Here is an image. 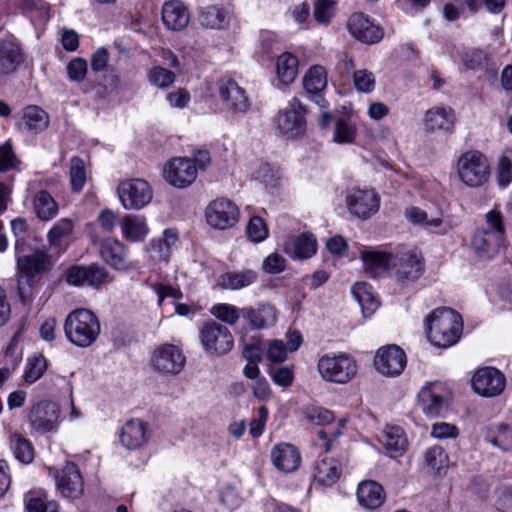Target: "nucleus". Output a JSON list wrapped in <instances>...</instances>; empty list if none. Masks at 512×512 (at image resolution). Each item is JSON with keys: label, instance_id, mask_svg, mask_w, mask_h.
Listing matches in <instances>:
<instances>
[{"label": "nucleus", "instance_id": "10", "mask_svg": "<svg viewBox=\"0 0 512 512\" xmlns=\"http://www.w3.org/2000/svg\"><path fill=\"white\" fill-rule=\"evenodd\" d=\"M422 272V257L416 250H407L393 255L391 273L398 283L415 281Z\"/></svg>", "mask_w": 512, "mask_h": 512}, {"label": "nucleus", "instance_id": "28", "mask_svg": "<svg viewBox=\"0 0 512 512\" xmlns=\"http://www.w3.org/2000/svg\"><path fill=\"white\" fill-rule=\"evenodd\" d=\"M361 259L364 264L365 271L371 277H380L384 273L390 271L393 261V254L369 250L361 253Z\"/></svg>", "mask_w": 512, "mask_h": 512}, {"label": "nucleus", "instance_id": "30", "mask_svg": "<svg viewBox=\"0 0 512 512\" xmlns=\"http://www.w3.org/2000/svg\"><path fill=\"white\" fill-rule=\"evenodd\" d=\"M357 499L362 507L374 510L383 504L385 499L384 490L375 481H363L358 485Z\"/></svg>", "mask_w": 512, "mask_h": 512}, {"label": "nucleus", "instance_id": "11", "mask_svg": "<svg viewBox=\"0 0 512 512\" xmlns=\"http://www.w3.org/2000/svg\"><path fill=\"white\" fill-rule=\"evenodd\" d=\"M186 358L181 350L172 344L159 346L151 358L152 368L163 375H176L182 371Z\"/></svg>", "mask_w": 512, "mask_h": 512}, {"label": "nucleus", "instance_id": "52", "mask_svg": "<svg viewBox=\"0 0 512 512\" xmlns=\"http://www.w3.org/2000/svg\"><path fill=\"white\" fill-rule=\"evenodd\" d=\"M353 82L355 88L363 93H369L375 87V77L372 72L366 69L356 71L353 75Z\"/></svg>", "mask_w": 512, "mask_h": 512}, {"label": "nucleus", "instance_id": "32", "mask_svg": "<svg viewBox=\"0 0 512 512\" xmlns=\"http://www.w3.org/2000/svg\"><path fill=\"white\" fill-rule=\"evenodd\" d=\"M381 442L386 451L393 458L401 456L408 445L404 431L399 426H387L384 430Z\"/></svg>", "mask_w": 512, "mask_h": 512}, {"label": "nucleus", "instance_id": "29", "mask_svg": "<svg viewBox=\"0 0 512 512\" xmlns=\"http://www.w3.org/2000/svg\"><path fill=\"white\" fill-rule=\"evenodd\" d=\"M317 250V241L313 234L303 233L284 244L286 254L295 259H308Z\"/></svg>", "mask_w": 512, "mask_h": 512}, {"label": "nucleus", "instance_id": "14", "mask_svg": "<svg viewBox=\"0 0 512 512\" xmlns=\"http://www.w3.org/2000/svg\"><path fill=\"white\" fill-rule=\"evenodd\" d=\"M473 390L483 397H495L505 389V376L493 367L478 369L472 377Z\"/></svg>", "mask_w": 512, "mask_h": 512}, {"label": "nucleus", "instance_id": "60", "mask_svg": "<svg viewBox=\"0 0 512 512\" xmlns=\"http://www.w3.org/2000/svg\"><path fill=\"white\" fill-rule=\"evenodd\" d=\"M512 181V161L506 157L502 156L499 160L498 167V182L502 187H506Z\"/></svg>", "mask_w": 512, "mask_h": 512}, {"label": "nucleus", "instance_id": "36", "mask_svg": "<svg viewBox=\"0 0 512 512\" xmlns=\"http://www.w3.org/2000/svg\"><path fill=\"white\" fill-rule=\"evenodd\" d=\"M255 280L256 273L252 270L227 272L219 276L217 284L222 289L237 290L252 284Z\"/></svg>", "mask_w": 512, "mask_h": 512}, {"label": "nucleus", "instance_id": "48", "mask_svg": "<svg viewBox=\"0 0 512 512\" xmlns=\"http://www.w3.org/2000/svg\"><path fill=\"white\" fill-rule=\"evenodd\" d=\"M211 312L217 319L229 325L236 324L240 316H242L241 310L231 304L226 303L213 306Z\"/></svg>", "mask_w": 512, "mask_h": 512}, {"label": "nucleus", "instance_id": "58", "mask_svg": "<svg viewBox=\"0 0 512 512\" xmlns=\"http://www.w3.org/2000/svg\"><path fill=\"white\" fill-rule=\"evenodd\" d=\"M458 434V428L446 422L435 423L431 430V435L437 439L456 438Z\"/></svg>", "mask_w": 512, "mask_h": 512}, {"label": "nucleus", "instance_id": "5", "mask_svg": "<svg viewBox=\"0 0 512 512\" xmlns=\"http://www.w3.org/2000/svg\"><path fill=\"white\" fill-rule=\"evenodd\" d=\"M457 172L460 180L469 187H480L490 176V165L487 158L478 151H468L457 161Z\"/></svg>", "mask_w": 512, "mask_h": 512}, {"label": "nucleus", "instance_id": "63", "mask_svg": "<svg viewBox=\"0 0 512 512\" xmlns=\"http://www.w3.org/2000/svg\"><path fill=\"white\" fill-rule=\"evenodd\" d=\"M21 8L27 12H37L40 18H48L49 4L44 0H23Z\"/></svg>", "mask_w": 512, "mask_h": 512}, {"label": "nucleus", "instance_id": "59", "mask_svg": "<svg viewBox=\"0 0 512 512\" xmlns=\"http://www.w3.org/2000/svg\"><path fill=\"white\" fill-rule=\"evenodd\" d=\"M287 351L288 350L283 341L274 340L269 344L267 357L271 362L281 363L286 360Z\"/></svg>", "mask_w": 512, "mask_h": 512}, {"label": "nucleus", "instance_id": "46", "mask_svg": "<svg viewBox=\"0 0 512 512\" xmlns=\"http://www.w3.org/2000/svg\"><path fill=\"white\" fill-rule=\"evenodd\" d=\"M147 77L151 85L162 89L171 86L176 79V75L173 71L159 65L151 67L147 73Z\"/></svg>", "mask_w": 512, "mask_h": 512}, {"label": "nucleus", "instance_id": "42", "mask_svg": "<svg viewBox=\"0 0 512 512\" xmlns=\"http://www.w3.org/2000/svg\"><path fill=\"white\" fill-rule=\"evenodd\" d=\"M326 85V71L322 66L311 67L304 76L303 86L307 93L318 94Z\"/></svg>", "mask_w": 512, "mask_h": 512}, {"label": "nucleus", "instance_id": "45", "mask_svg": "<svg viewBox=\"0 0 512 512\" xmlns=\"http://www.w3.org/2000/svg\"><path fill=\"white\" fill-rule=\"evenodd\" d=\"M10 445L15 457L22 463H30L34 458V450L29 440L19 434H13Z\"/></svg>", "mask_w": 512, "mask_h": 512}, {"label": "nucleus", "instance_id": "34", "mask_svg": "<svg viewBox=\"0 0 512 512\" xmlns=\"http://www.w3.org/2000/svg\"><path fill=\"white\" fill-rule=\"evenodd\" d=\"M33 209L42 221H49L57 216L59 207L55 199L46 190H40L33 197Z\"/></svg>", "mask_w": 512, "mask_h": 512}, {"label": "nucleus", "instance_id": "7", "mask_svg": "<svg viewBox=\"0 0 512 512\" xmlns=\"http://www.w3.org/2000/svg\"><path fill=\"white\" fill-rule=\"evenodd\" d=\"M240 212L237 205L227 198L212 200L205 209V218L209 226L218 230L234 227L239 221Z\"/></svg>", "mask_w": 512, "mask_h": 512}, {"label": "nucleus", "instance_id": "54", "mask_svg": "<svg viewBox=\"0 0 512 512\" xmlns=\"http://www.w3.org/2000/svg\"><path fill=\"white\" fill-rule=\"evenodd\" d=\"M335 2L332 0H316L314 2V18L319 23H328L334 13Z\"/></svg>", "mask_w": 512, "mask_h": 512}, {"label": "nucleus", "instance_id": "47", "mask_svg": "<svg viewBox=\"0 0 512 512\" xmlns=\"http://www.w3.org/2000/svg\"><path fill=\"white\" fill-rule=\"evenodd\" d=\"M47 368V362L44 356L38 355L28 359L24 379L27 383H34L42 377Z\"/></svg>", "mask_w": 512, "mask_h": 512}, {"label": "nucleus", "instance_id": "44", "mask_svg": "<svg viewBox=\"0 0 512 512\" xmlns=\"http://www.w3.org/2000/svg\"><path fill=\"white\" fill-rule=\"evenodd\" d=\"M69 178L72 190L74 192H80L86 183L87 176L85 163L78 156H74L70 159Z\"/></svg>", "mask_w": 512, "mask_h": 512}, {"label": "nucleus", "instance_id": "50", "mask_svg": "<svg viewBox=\"0 0 512 512\" xmlns=\"http://www.w3.org/2000/svg\"><path fill=\"white\" fill-rule=\"evenodd\" d=\"M405 216L412 223L423 226L438 227L442 223L440 218H433L428 220L426 212L418 207L407 208L405 211Z\"/></svg>", "mask_w": 512, "mask_h": 512}, {"label": "nucleus", "instance_id": "20", "mask_svg": "<svg viewBox=\"0 0 512 512\" xmlns=\"http://www.w3.org/2000/svg\"><path fill=\"white\" fill-rule=\"evenodd\" d=\"M348 29L354 38L366 44L377 43L383 37L382 29L363 13H355L350 17Z\"/></svg>", "mask_w": 512, "mask_h": 512}, {"label": "nucleus", "instance_id": "12", "mask_svg": "<svg viewBox=\"0 0 512 512\" xmlns=\"http://www.w3.org/2000/svg\"><path fill=\"white\" fill-rule=\"evenodd\" d=\"M305 113V107L297 98H294L290 102L289 108L280 111L276 117L275 122L277 129L287 138H294L301 135L304 133L306 127Z\"/></svg>", "mask_w": 512, "mask_h": 512}, {"label": "nucleus", "instance_id": "6", "mask_svg": "<svg viewBox=\"0 0 512 512\" xmlns=\"http://www.w3.org/2000/svg\"><path fill=\"white\" fill-rule=\"evenodd\" d=\"M119 200L127 210H139L150 203L153 191L149 183L140 178L122 181L117 189Z\"/></svg>", "mask_w": 512, "mask_h": 512}, {"label": "nucleus", "instance_id": "40", "mask_svg": "<svg viewBox=\"0 0 512 512\" xmlns=\"http://www.w3.org/2000/svg\"><path fill=\"white\" fill-rule=\"evenodd\" d=\"M24 127L32 132H40L48 127V114L38 106H28L23 112Z\"/></svg>", "mask_w": 512, "mask_h": 512}, {"label": "nucleus", "instance_id": "55", "mask_svg": "<svg viewBox=\"0 0 512 512\" xmlns=\"http://www.w3.org/2000/svg\"><path fill=\"white\" fill-rule=\"evenodd\" d=\"M308 421L317 425H326L333 421V413L323 407H308L305 410Z\"/></svg>", "mask_w": 512, "mask_h": 512}, {"label": "nucleus", "instance_id": "53", "mask_svg": "<svg viewBox=\"0 0 512 512\" xmlns=\"http://www.w3.org/2000/svg\"><path fill=\"white\" fill-rule=\"evenodd\" d=\"M356 130L348 121L340 119L334 130V140L338 143H350L354 140Z\"/></svg>", "mask_w": 512, "mask_h": 512}, {"label": "nucleus", "instance_id": "26", "mask_svg": "<svg viewBox=\"0 0 512 512\" xmlns=\"http://www.w3.org/2000/svg\"><path fill=\"white\" fill-rule=\"evenodd\" d=\"M241 315L247 319L252 329H265L275 324L276 309L270 304H260L257 307L241 309Z\"/></svg>", "mask_w": 512, "mask_h": 512}, {"label": "nucleus", "instance_id": "51", "mask_svg": "<svg viewBox=\"0 0 512 512\" xmlns=\"http://www.w3.org/2000/svg\"><path fill=\"white\" fill-rule=\"evenodd\" d=\"M108 281L107 270L98 264H91L87 266L86 285L99 288Z\"/></svg>", "mask_w": 512, "mask_h": 512}, {"label": "nucleus", "instance_id": "57", "mask_svg": "<svg viewBox=\"0 0 512 512\" xmlns=\"http://www.w3.org/2000/svg\"><path fill=\"white\" fill-rule=\"evenodd\" d=\"M87 266L74 265L66 271V282L74 286L86 285Z\"/></svg>", "mask_w": 512, "mask_h": 512}, {"label": "nucleus", "instance_id": "62", "mask_svg": "<svg viewBox=\"0 0 512 512\" xmlns=\"http://www.w3.org/2000/svg\"><path fill=\"white\" fill-rule=\"evenodd\" d=\"M269 375L272 380L280 386L288 387L292 384L293 373L287 367L271 368Z\"/></svg>", "mask_w": 512, "mask_h": 512}, {"label": "nucleus", "instance_id": "4", "mask_svg": "<svg viewBox=\"0 0 512 512\" xmlns=\"http://www.w3.org/2000/svg\"><path fill=\"white\" fill-rule=\"evenodd\" d=\"M318 371L326 381L346 384L355 377L357 363L346 353L324 355L318 361Z\"/></svg>", "mask_w": 512, "mask_h": 512}, {"label": "nucleus", "instance_id": "24", "mask_svg": "<svg viewBox=\"0 0 512 512\" xmlns=\"http://www.w3.org/2000/svg\"><path fill=\"white\" fill-rule=\"evenodd\" d=\"M456 117L454 110L450 107L436 106L426 111L424 116V127L428 132L442 130L447 133L453 131Z\"/></svg>", "mask_w": 512, "mask_h": 512}, {"label": "nucleus", "instance_id": "19", "mask_svg": "<svg viewBox=\"0 0 512 512\" xmlns=\"http://www.w3.org/2000/svg\"><path fill=\"white\" fill-rule=\"evenodd\" d=\"M57 488L61 494L70 499L79 498L83 494V480L77 466L67 462L56 476Z\"/></svg>", "mask_w": 512, "mask_h": 512}, {"label": "nucleus", "instance_id": "18", "mask_svg": "<svg viewBox=\"0 0 512 512\" xmlns=\"http://www.w3.org/2000/svg\"><path fill=\"white\" fill-rule=\"evenodd\" d=\"M151 437L149 424L141 419L127 421L120 433V442L128 450H136L145 446Z\"/></svg>", "mask_w": 512, "mask_h": 512}, {"label": "nucleus", "instance_id": "22", "mask_svg": "<svg viewBox=\"0 0 512 512\" xmlns=\"http://www.w3.org/2000/svg\"><path fill=\"white\" fill-rule=\"evenodd\" d=\"M444 386L440 382H432L424 386L418 393V401L425 414L439 415L444 409Z\"/></svg>", "mask_w": 512, "mask_h": 512}, {"label": "nucleus", "instance_id": "15", "mask_svg": "<svg viewBox=\"0 0 512 512\" xmlns=\"http://www.w3.org/2000/svg\"><path fill=\"white\" fill-rule=\"evenodd\" d=\"M217 90L226 109L232 114L245 113L250 108L246 92L236 81L230 78H221L217 82Z\"/></svg>", "mask_w": 512, "mask_h": 512}, {"label": "nucleus", "instance_id": "64", "mask_svg": "<svg viewBox=\"0 0 512 512\" xmlns=\"http://www.w3.org/2000/svg\"><path fill=\"white\" fill-rule=\"evenodd\" d=\"M190 94L187 90L179 88L167 95V101L174 108H185L190 102Z\"/></svg>", "mask_w": 512, "mask_h": 512}, {"label": "nucleus", "instance_id": "27", "mask_svg": "<svg viewBox=\"0 0 512 512\" xmlns=\"http://www.w3.org/2000/svg\"><path fill=\"white\" fill-rule=\"evenodd\" d=\"M102 259L115 270L124 271L130 268L126 260L124 245L116 239H106L100 247Z\"/></svg>", "mask_w": 512, "mask_h": 512}, {"label": "nucleus", "instance_id": "9", "mask_svg": "<svg viewBox=\"0 0 512 512\" xmlns=\"http://www.w3.org/2000/svg\"><path fill=\"white\" fill-rule=\"evenodd\" d=\"M50 267V256L40 250L31 255L19 257L17 260L19 295L23 297L25 285L30 286V280L35 275L48 271Z\"/></svg>", "mask_w": 512, "mask_h": 512}, {"label": "nucleus", "instance_id": "39", "mask_svg": "<svg viewBox=\"0 0 512 512\" xmlns=\"http://www.w3.org/2000/svg\"><path fill=\"white\" fill-rule=\"evenodd\" d=\"M276 71L283 84L292 83L298 74V59L291 53L281 54L276 61Z\"/></svg>", "mask_w": 512, "mask_h": 512}, {"label": "nucleus", "instance_id": "25", "mask_svg": "<svg viewBox=\"0 0 512 512\" xmlns=\"http://www.w3.org/2000/svg\"><path fill=\"white\" fill-rule=\"evenodd\" d=\"M21 47L15 38L9 36L0 39V72L9 74L14 72L23 62Z\"/></svg>", "mask_w": 512, "mask_h": 512}, {"label": "nucleus", "instance_id": "3", "mask_svg": "<svg viewBox=\"0 0 512 512\" xmlns=\"http://www.w3.org/2000/svg\"><path fill=\"white\" fill-rule=\"evenodd\" d=\"M101 326L97 316L90 310L80 308L68 314L64 323L65 336L77 347L87 348L93 345Z\"/></svg>", "mask_w": 512, "mask_h": 512}, {"label": "nucleus", "instance_id": "1", "mask_svg": "<svg viewBox=\"0 0 512 512\" xmlns=\"http://www.w3.org/2000/svg\"><path fill=\"white\" fill-rule=\"evenodd\" d=\"M428 340L436 347L448 348L456 344L463 331L461 315L451 308L441 307L425 319Z\"/></svg>", "mask_w": 512, "mask_h": 512}, {"label": "nucleus", "instance_id": "13", "mask_svg": "<svg viewBox=\"0 0 512 512\" xmlns=\"http://www.w3.org/2000/svg\"><path fill=\"white\" fill-rule=\"evenodd\" d=\"M406 362L405 352L394 344L381 347L374 357L376 370L388 377L400 375L406 366Z\"/></svg>", "mask_w": 512, "mask_h": 512}, {"label": "nucleus", "instance_id": "61", "mask_svg": "<svg viewBox=\"0 0 512 512\" xmlns=\"http://www.w3.org/2000/svg\"><path fill=\"white\" fill-rule=\"evenodd\" d=\"M262 267L267 273L278 274L285 269V259L277 253L270 254L264 259Z\"/></svg>", "mask_w": 512, "mask_h": 512}, {"label": "nucleus", "instance_id": "33", "mask_svg": "<svg viewBox=\"0 0 512 512\" xmlns=\"http://www.w3.org/2000/svg\"><path fill=\"white\" fill-rule=\"evenodd\" d=\"M341 471L338 460L325 457L316 463L314 479L323 486H330L340 478Z\"/></svg>", "mask_w": 512, "mask_h": 512}, {"label": "nucleus", "instance_id": "31", "mask_svg": "<svg viewBox=\"0 0 512 512\" xmlns=\"http://www.w3.org/2000/svg\"><path fill=\"white\" fill-rule=\"evenodd\" d=\"M162 20L168 29L181 30L187 26L189 14L181 2L171 1L162 8Z\"/></svg>", "mask_w": 512, "mask_h": 512}, {"label": "nucleus", "instance_id": "17", "mask_svg": "<svg viewBox=\"0 0 512 512\" xmlns=\"http://www.w3.org/2000/svg\"><path fill=\"white\" fill-rule=\"evenodd\" d=\"M348 210L354 216L367 219L380 207V197L373 190L353 189L346 196Z\"/></svg>", "mask_w": 512, "mask_h": 512}, {"label": "nucleus", "instance_id": "21", "mask_svg": "<svg viewBox=\"0 0 512 512\" xmlns=\"http://www.w3.org/2000/svg\"><path fill=\"white\" fill-rule=\"evenodd\" d=\"M29 422L39 432L52 431L58 422V409L53 402H39L34 405L29 414Z\"/></svg>", "mask_w": 512, "mask_h": 512}, {"label": "nucleus", "instance_id": "37", "mask_svg": "<svg viewBox=\"0 0 512 512\" xmlns=\"http://www.w3.org/2000/svg\"><path fill=\"white\" fill-rule=\"evenodd\" d=\"M27 512H58L56 501L48 500L44 491H29L24 497Z\"/></svg>", "mask_w": 512, "mask_h": 512}, {"label": "nucleus", "instance_id": "23", "mask_svg": "<svg viewBox=\"0 0 512 512\" xmlns=\"http://www.w3.org/2000/svg\"><path fill=\"white\" fill-rule=\"evenodd\" d=\"M271 461L277 470L290 473L300 466L301 455L292 444L280 443L272 448Z\"/></svg>", "mask_w": 512, "mask_h": 512}, {"label": "nucleus", "instance_id": "43", "mask_svg": "<svg viewBox=\"0 0 512 512\" xmlns=\"http://www.w3.org/2000/svg\"><path fill=\"white\" fill-rule=\"evenodd\" d=\"M73 228L74 224L69 218H62L56 222L47 235L50 246L64 250L62 240L70 236Z\"/></svg>", "mask_w": 512, "mask_h": 512}, {"label": "nucleus", "instance_id": "16", "mask_svg": "<svg viewBox=\"0 0 512 512\" xmlns=\"http://www.w3.org/2000/svg\"><path fill=\"white\" fill-rule=\"evenodd\" d=\"M166 181L174 187L186 188L197 177V167L192 159L186 157L174 158L164 167Z\"/></svg>", "mask_w": 512, "mask_h": 512}, {"label": "nucleus", "instance_id": "38", "mask_svg": "<svg viewBox=\"0 0 512 512\" xmlns=\"http://www.w3.org/2000/svg\"><path fill=\"white\" fill-rule=\"evenodd\" d=\"M424 464L432 473L444 474L449 467V456L441 446L434 445L425 451Z\"/></svg>", "mask_w": 512, "mask_h": 512}, {"label": "nucleus", "instance_id": "41", "mask_svg": "<svg viewBox=\"0 0 512 512\" xmlns=\"http://www.w3.org/2000/svg\"><path fill=\"white\" fill-rule=\"evenodd\" d=\"M121 229L124 237L134 242L142 241L148 233L145 220L138 216L129 215L124 217Z\"/></svg>", "mask_w": 512, "mask_h": 512}, {"label": "nucleus", "instance_id": "56", "mask_svg": "<svg viewBox=\"0 0 512 512\" xmlns=\"http://www.w3.org/2000/svg\"><path fill=\"white\" fill-rule=\"evenodd\" d=\"M87 73V62L82 58H75L67 65V74L71 81L81 82Z\"/></svg>", "mask_w": 512, "mask_h": 512}, {"label": "nucleus", "instance_id": "49", "mask_svg": "<svg viewBox=\"0 0 512 512\" xmlns=\"http://www.w3.org/2000/svg\"><path fill=\"white\" fill-rule=\"evenodd\" d=\"M247 236L255 243L262 242L268 236V229L264 220L259 216H253L247 226Z\"/></svg>", "mask_w": 512, "mask_h": 512}, {"label": "nucleus", "instance_id": "35", "mask_svg": "<svg viewBox=\"0 0 512 512\" xmlns=\"http://www.w3.org/2000/svg\"><path fill=\"white\" fill-rule=\"evenodd\" d=\"M199 21L206 28L224 29L229 24V13L222 7L208 6L200 11Z\"/></svg>", "mask_w": 512, "mask_h": 512}, {"label": "nucleus", "instance_id": "8", "mask_svg": "<svg viewBox=\"0 0 512 512\" xmlns=\"http://www.w3.org/2000/svg\"><path fill=\"white\" fill-rule=\"evenodd\" d=\"M200 340L205 351L217 355L228 353L234 345L230 330L215 321H209L203 325L200 330Z\"/></svg>", "mask_w": 512, "mask_h": 512}, {"label": "nucleus", "instance_id": "2", "mask_svg": "<svg viewBox=\"0 0 512 512\" xmlns=\"http://www.w3.org/2000/svg\"><path fill=\"white\" fill-rule=\"evenodd\" d=\"M505 235V226L500 211L491 210L486 214V227L475 231L472 237L474 253L481 259L494 258L500 251Z\"/></svg>", "mask_w": 512, "mask_h": 512}]
</instances>
